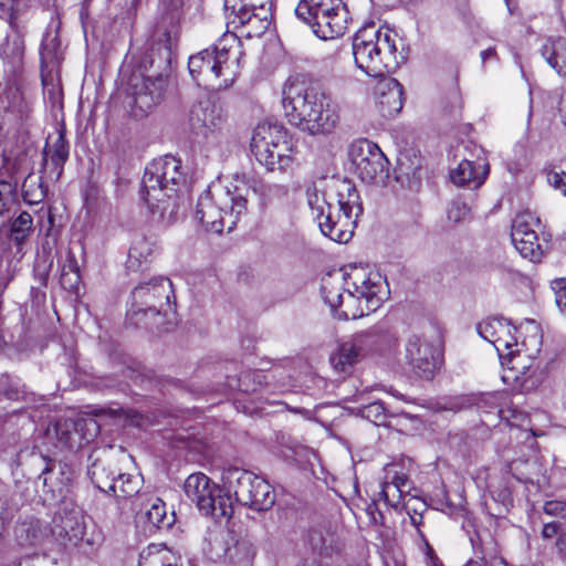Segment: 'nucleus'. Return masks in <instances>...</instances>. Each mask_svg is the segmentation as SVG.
I'll list each match as a JSON object with an SVG mask.
<instances>
[{"instance_id": "1", "label": "nucleus", "mask_w": 566, "mask_h": 566, "mask_svg": "<svg viewBox=\"0 0 566 566\" xmlns=\"http://www.w3.org/2000/svg\"><path fill=\"white\" fill-rule=\"evenodd\" d=\"M321 292L334 315L342 319H357L377 311L389 295L379 272L357 266L328 272L322 279Z\"/></svg>"}, {"instance_id": "2", "label": "nucleus", "mask_w": 566, "mask_h": 566, "mask_svg": "<svg viewBox=\"0 0 566 566\" xmlns=\"http://www.w3.org/2000/svg\"><path fill=\"white\" fill-rule=\"evenodd\" d=\"M307 203L321 232L337 243H347L363 205L355 185L348 179H322L306 190Z\"/></svg>"}, {"instance_id": "3", "label": "nucleus", "mask_w": 566, "mask_h": 566, "mask_svg": "<svg viewBox=\"0 0 566 566\" xmlns=\"http://www.w3.org/2000/svg\"><path fill=\"white\" fill-rule=\"evenodd\" d=\"M282 103L289 123L310 135L328 136L340 125V103L318 85L289 83Z\"/></svg>"}, {"instance_id": "4", "label": "nucleus", "mask_w": 566, "mask_h": 566, "mask_svg": "<svg viewBox=\"0 0 566 566\" xmlns=\"http://www.w3.org/2000/svg\"><path fill=\"white\" fill-rule=\"evenodd\" d=\"M171 59V39L165 32L136 59L126 80V92L133 99V114L147 115L163 99Z\"/></svg>"}, {"instance_id": "5", "label": "nucleus", "mask_w": 566, "mask_h": 566, "mask_svg": "<svg viewBox=\"0 0 566 566\" xmlns=\"http://www.w3.org/2000/svg\"><path fill=\"white\" fill-rule=\"evenodd\" d=\"M142 197L150 213L163 223H171L189 203L181 161L174 156L153 160L145 169Z\"/></svg>"}, {"instance_id": "6", "label": "nucleus", "mask_w": 566, "mask_h": 566, "mask_svg": "<svg viewBox=\"0 0 566 566\" xmlns=\"http://www.w3.org/2000/svg\"><path fill=\"white\" fill-rule=\"evenodd\" d=\"M249 193L247 176L235 174L227 184H212L199 196L195 217L206 231H232L248 214Z\"/></svg>"}, {"instance_id": "7", "label": "nucleus", "mask_w": 566, "mask_h": 566, "mask_svg": "<svg viewBox=\"0 0 566 566\" xmlns=\"http://www.w3.org/2000/svg\"><path fill=\"white\" fill-rule=\"evenodd\" d=\"M240 41L234 33H224L213 45L193 54L188 70L199 86L223 90L231 86L238 75L235 52Z\"/></svg>"}, {"instance_id": "8", "label": "nucleus", "mask_w": 566, "mask_h": 566, "mask_svg": "<svg viewBox=\"0 0 566 566\" xmlns=\"http://www.w3.org/2000/svg\"><path fill=\"white\" fill-rule=\"evenodd\" d=\"M397 41V33L389 28H376L374 23L365 25L353 39L356 65L375 77L395 71L405 61Z\"/></svg>"}, {"instance_id": "9", "label": "nucleus", "mask_w": 566, "mask_h": 566, "mask_svg": "<svg viewBox=\"0 0 566 566\" xmlns=\"http://www.w3.org/2000/svg\"><path fill=\"white\" fill-rule=\"evenodd\" d=\"M295 14L322 40L344 35L349 22V12L342 0H301Z\"/></svg>"}, {"instance_id": "10", "label": "nucleus", "mask_w": 566, "mask_h": 566, "mask_svg": "<svg viewBox=\"0 0 566 566\" xmlns=\"http://www.w3.org/2000/svg\"><path fill=\"white\" fill-rule=\"evenodd\" d=\"M223 488L235 502L255 511H268L275 503L273 488L264 479L240 468H228L222 473Z\"/></svg>"}, {"instance_id": "11", "label": "nucleus", "mask_w": 566, "mask_h": 566, "mask_svg": "<svg viewBox=\"0 0 566 566\" xmlns=\"http://www.w3.org/2000/svg\"><path fill=\"white\" fill-rule=\"evenodd\" d=\"M527 329L531 332L528 337L518 342V346H514L515 349H507L503 353V357H499L503 367L502 380L514 389L526 387L528 373L542 346L538 325L534 321H528Z\"/></svg>"}, {"instance_id": "12", "label": "nucleus", "mask_w": 566, "mask_h": 566, "mask_svg": "<svg viewBox=\"0 0 566 566\" xmlns=\"http://www.w3.org/2000/svg\"><path fill=\"white\" fill-rule=\"evenodd\" d=\"M537 465L533 461L515 460L510 464V470L504 472L500 478H494L489 484L492 501L495 509L490 506V514L493 516H503L514 505V497L517 495V484H523L526 491H530V485L535 486L532 469Z\"/></svg>"}, {"instance_id": "13", "label": "nucleus", "mask_w": 566, "mask_h": 566, "mask_svg": "<svg viewBox=\"0 0 566 566\" xmlns=\"http://www.w3.org/2000/svg\"><path fill=\"white\" fill-rule=\"evenodd\" d=\"M187 497L196 504L198 510L213 518H229L233 514L231 496L222 494L221 489L205 473L190 474L184 484Z\"/></svg>"}, {"instance_id": "14", "label": "nucleus", "mask_w": 566, "mask_h": 566, "mask_svg": "<svg viewBox=\"0 0 566 566\" xmlns=\"http://www.w3.org/2000/svg\"><path fill=\"white\" fill-rule=\"evenodd\" d=\"M384 342L395 346L397 338L376 329L356 334L338 346L331 357V364L336 371L348 373L361 359L380 352Z\"/></svg>"}, {"instance_id": "15", "label": "nucleus", "mask_w": 566, "mask_h": 566, "mask_svg": "<svg viewBox=\"0 0 566 566\" xmlns=\"http://www.w3.org/2000/svg\"><path fill=\"white\" fill-rule=\"evenodd\" d=\"M405 358L418 377L431 379L442 365V344L437 337L413 334L406 342Z\"/></svg>"}, {"instance_id": "16", "label": "nucleus", "mask_w": 566, "mask_h": 566, "mask_svg": "<svg viewBox=\"0 0 566 566\" xmlns=\"http://www.w3.org/2000/svg\"><path fill=\"white\" fill-rule=\"evenodd\" d=\"M349 157L358 177L367 184H385L389 177V160L377 144L358 139L350 145Z\"/></svg>"}, {"instance_id": "17", "label": "nucleus", "mask_w": 566, "mask_h": 566, "mask_svg": "<svg viewBox=\"0 0 566 566\" xmlns=\"http://www.w3.org/2000/svg\"><path fill=\"white\" fill-rule=\"evenodd\" d=\"M132 295L138 312L160 314L170 305L172 284L167 277L153 279L135 287Z\"/></svg>"}, {"instance_id": "18", "label": "nucleus", "mask_w": 566, "mask_h": 566, "mask_svg": "<svg viewBox=\"0 0 566 566\" xmlns=\"http://www.w3.org/2000/svg\"><path fill=\"white\" fill-rule=\"evenodd\" d=\"M223 122L221 109L210 99L198 102L189 112L190 129L207 140H217Z\"/></svg>"}, {"instance_id": "19", "label": "nucleus", "mask_w": 566, "mask_h": 566, "mask_svg": "<svg viewBox=\"0 0 566 566\" xmlns=\"http://www.w3.org/2000/svg\"><path fill=\"white\" fill-rule=\"evenodd\" d=\"M229 23L241 28L242 33L248 38L261 36L269 29L272 20L271 7L261 6L256 10L244 9V4L232 6L227 12Z\"/></svg>"}, {"instance_id": "20", "label": "nucleus", "mask_w": 566, "mask_h": 566, "mask_svg": "<svg viewBox=\"0 0 566 566\" xmlns=\"http://www.w3.org/2000/svg\"><path fill=\"white\" fill-rule=\"evenodd\" d=\"M280 138H283V126L277 123H261L253 132L251 151L255 159L266 168H273L272 150Z\"/></svg>"}, {"instance_id": "21", "label": "nucleus", "mask_w": 566, "mask_h": 566, "mask_svg": "<svg viewBox=\"0 0 566 566\" xmlns=\"http://www.w3.org/2000/svg\"><path fill=\"white\" fill-rule=\"evenodd\" d=\"M476 331L483 339L495 347L499 357H503V353L513 346H518V340L513 333L515 328L503 317L486 318L478 324Z\"/></svg>"}, {"instance_id": "22", "label": "nucleus", "mask_w": 566, "mask_h": 566, "mask_svg": "<svg viewBox=\"0 0 566 566\" xmlns=\"http://www.w3.org/2000/svg\"><path fill=\"white\" fill-rule=\"evenodd\" d=\"M375 105L385 118H391L400 113L403 106L401 84L394 77L381 76L374 90Z\"/></svg>"}, {"instance_id": "23", "label": "nucleus", "mask_w": 566, "mask_h": 566, "mask_svg": "<svg viewBox=\"0 0 566 566\" xmlns=\"http://www.w3.org/2000/svg\"><path fill=\"white\" fill-rule=\"evenodd\" d=\"M488 174L489 166L486 164H479L476 167L472 161L464 159L451 170L450 179L458 186L478 188L484 182Z\"/></svg>"}, {"instance_id": "24", "label": "nucleus", "mask_w": 566, "mask_h": 566, "mask_svg": "<svg viewBox=\"0 0 566 566\" xmlns=\"http://www.w3.org/2000/svg\"><path fill=\"white\" fill-rule=\"evenodd\" d=\"M156 251L157 245L154 240L145 235L135 237L128 251L127 269L134 272L143 270L151 262Z\"/></svg>"}, {"instance_id": "25", "label": "nucleus", "mask_w": 566, "mask_h": 566, "mask_svg": "<svg viewBox=\"0 0 566 566\" xmlns=\"http://www.w3.org/2000/svg\"><path fill=\"white\" fill-rule=\"evenodd\" d=\"M385 478L381 483L380 495L390 505H395V499H400L406 491L408 478L405 473L398 471L395 463L386 464L384 468Z\"/></svg>"}, {"instance_id": "26", "label": "nucleus", "mask_w": 566, "mask_h": 566, "mask_svg": "<svg viewBox=\"0 0 566 566\" xmlns=\"http://www.w3.org/2000/svg\"><path fill=\"white\" fill-rule=\"evenodd\" d=\"M474 548V558L470 559L464 566H506L505 559L500 555L497 544L493 538L481 541L475 545L471 538Z\"/></svg>"}, {"instance_id": "27", "label": "nucleus", "mask_w": 566, "mask_h": 566, "mask_svg": "<svg viewBox=\"0 0 566 566\" xmlns=\"http://www.w3.org/2000/svg\"><path fill=\"white\" fill-rule=\"evenodd\" d=\"M542 55L560 76H566V38H549L543 45Z\"/></svg>"}, {"instance_id": "28", "label": "nucleus", "mask_w": 566, "mask_h": 566, "mask_svg": "<svg viewBox=\"0 0 566 566\" xmlns=\"http://www.w3.org/2000/svg\"><path fill=\"white\" fill-rule=\"evenodd\" d=\"M33 219L30 213H20L11 224L10 249H14V259L19 262L23 256V242L30 234Z\"/></svg>"}, {"instance_id": "29", "label": "nucleus", "mask_w": 566, "mask_h": 566, "mask_svg": "<svg viewBox=\"0 0 566 566\" xmlns=\"http://www.w3.org/2000/svg\"><path fill=\"white\" fill-rule=\"evenodd\" d=\"M478 407L485 412L496 411L502 419H509V413L514 417L516 412L505 391L483 394L479 399Z\"/></svg>"}, {"instance_id": "30", "label": "nucleus", "mask_w": 566, "mask_h": 566, "mask_svg": "<svg viewBox=\"0 0 566 566\" xmlns=\"http://www.w3.org/2000/svg\"><path fill=\"white\" fill-rule=\"evenodd\" d=\"M39 479L43 481L44 488H46L48 492H51L53 496H62L70 482V476L65 474L63 467L56 462L48 463Z\"/></svg>"}, {"instance_id": "31", "label": "nucleus", "mask_w": 566, "mask_h": 566, "mask_svg": "<svg viewBox=\"0 0 566 566\" xmlns=\"http://www.w3.org/2000/svg\"><path fill=\"white\" fill-rule=\"evenodd\" d=\"M255 555V546L249 539L241 538L228 546L223 562L234 566H252Z\"/></svg>"}, {"instance_id": "32", "label": "nucleus", "mask_w": 566, "mask_h": 566, "mask_svg": "<svg viewBox=\"0 0 566 566\" xmlns=\"http://www.w3.org/2000/svg\"><path fill=\"white\" fill-rule=\"evenodd\" d=\"M42 80L45 81V72L51 73L60 64V42L56 35L46 33L40 48Z\"/></svg>"}, {"instance_id": "33", "label": "nucleus", "mask_w": 566, "mask_h": 566, "mask_svg": "<svg viewBox=\"0 0 566 566\" xmlns=\"http://www.w3.org/2000/svg\"><path fill=\"white\" fill-rule=\"evenodd\" d=\"M273 153V168L269 170H284L294 161L296 149L293 139L289 136L287 132L283 127V138H280L274 146Z\"/></svg>"}, {"instance_id": "34", "label": "nucleus", "mask_w": 566, "mask_h": 566, "mask_svg": "<svg viewBox=\"0 0 566 566\" xmlns=\"http://www.w3.org/2000/svg\"><path fill=\"white\" fill-rule=\"evenodd\" d=\"M229 533L220 527L214 526L213 528H209L207 535L205 537V552L212 558L213 560H223L228 551V542Z\"/></svg>"}, {"instance_id": "35", "label": "nucleus", "mask_w": 566, "mask_h": 566, "mask_svg": "<svg viewBox=\"0 0 566 566\" xmlns=\"http://www.w3.org/2000/svg\"><path fill=\"white\" fill-rule=\"evenodd\" d=\"M138 566H180V557L167 548L149 547L140 554Z\"/></svg>"}, {"instance_id": "36", "label": "nucleus", "mask_w": 566, "mask_h": 566, "mask_svg": "<svg viewBox=\"0 0 566 566\" xmlns=\"http://www.w3.org/2000/svg\"><path fill=\"white\" fill-rule=\"evenodd\" d=\"M511 239L515 249L523 258L532 262H539L542 260L543 250L538 243L537 234L526 233V235L521 234L518 238L511 235Z\"/></svg>"}, {"instance_id": "37", "label": "nucleus", "mask_w": 566, "mask_h": 566, "mask_svg": "<svg viewBox=\"0 0 566 566\" xmlns=\"http://www.w3.org/2000/svg\"><path fill=\"white\" fill-rule=\"evenodd\" d=\"M46 164L53 165L57 172V177L62 172L64 163L69 158V144L62 132H59L55 140L48 145V150L44 151Z\"/></svg>"}, {"instance_id": "38", "label": "nucleus", "mask_w": 566, "mask_h": 566, "mask_svg": "<svg viewBox=\"0 0 566 566\" xmlns=\"http://www.w3.org/2000/svg\"><path fill=\"white\" fill-rule=\"evenodd\" d=\"M91 479L95 486L106 493H116L117 483L115 481L116 471L101 464L94 463L90 471Z\"/></svg>"}, {"instance_id": "39", "label": "nucleus", "mask_w": 566, "mask_h": 566, "mask_svg": "<svg viewBox=\"0 0 566 566\" xmlns=\"http://www.w3.org/2000/svg\"><path fill=\"white\" fill-rule=\"evenodd\" d=\"M250 185V190H252L256 196H259L261 203L266 205L274 199H279L284 197L287 193V189L277 184H269L263 180H250L248 179Z\"/></svg>"}, {"instance_id": "40", "label": "nucleus", "mask_w": 566, "mask_h": 566, "mask_svg": "<svg viewBox=\"0 0 566 566\" xmlns=\"http://www.w3.org/2000/svg\"><path fill=\"white\" fill-rule=\"evenodd\" d=\"M145 517L156 527H169L172 520L167 517L166 505L159 497H150L145 506Z\"/></svg>"}, {"instance_id": "41", "label": "nucleus", "mask_w": 566, "mask_h": 566, "mask_svg": "<svg viewBox=\"0 0 566 566\" xmlns=\"http://www.w3.org/2000/svg\"><path fill=\"white\" fill-rule=\"evenodd\" d=\"M81 427V422H74L72 420H57L54 426H53V429H54V432L59 439L60 442L69 446V447H74L75 444L77 446H81L82 444V439L83 438H80L78 440L76 439L78 437V429ZM86 441H88V439L84 438Z\"/></svg>"}, {"instance_id": "42", "label": "nucleus", "mask_w": 566, "mask_h": 566, "mask_svg": "<svg viewBox=\"0 0 566 566\" xmlns=\"http://www.w3.org/2000/svg\"><path fill=\"white\" fill-rule=\"evenodd\" d=\"M539 227V219L531 211L518 213L512 223L511 235L520 237L526 233L537 234L536 228Z\"/></svg>"}, {"instance_id": "43", "label": "nucleus", "mask_w": 566, "mask_h": 566, "mask_svg": "<svg viewBox=\"0 0 566 566\" xmlns=\"http://www.w3.org/2000/svg\"><path fill=\"white\" fill-rule=\"evenodd\" d=\"M115 481L117 483V492L114 493L116 496H132L139 490L140 481L137 475L117 473Z\"/></svg>"}, {"instance_id": "44", "label": "nucleus", "mask_w": 566, "mask_h": 566, "mask_svg": "<svg viewBox=\"0 0 566 566\" xmlns=\"http://www.w3.org/2000/svg\"><path fill=\"white\" fill-rule=\"evenodd\" d=\"M361 416L370 422L381 426L386 423L387 412L384 403L380 401H374L360 409Z\"/></svg>"}, {"instance_id": "45", "label": "nucleus", "mask_w": 566, "mask_h": 566, "mask_svg": "<svg viewBox=\"0 0 566 566\" xmlns=\"http://www.w3.org/2000/svg\"><path fill=\"white\" fill-rule=\"evenodd\" d=\"M3 95H4L6 101L3 99V96L0 95V105L4 109H10L12 112H21L23 97H22V93L20 92V90L18 87L8 86L3 91Z\"/></svg>"}, {"instance_id": "46", "label": "nucleus", "mask_w": 566, "mask_h": 566, "mask_svg": "<svg viewBox=\"0 0 566 566\" xmlns=\"http://www.w3.org/2000/svg\"><path fill=\"white\" fill-rule=\"evenodd\" d=\"M33 185L32 179H27L22 185L23 199L29 205H36L41 202L45 197V191L41 184L36 185V188L31 189Z\"/></svg>"}, {"instance_id": "47", "label": "nucleus", "mask_w": 566, "mask_h": 566, "mask_svg": "<svg viewBox=\"0 0 566 566\" xmlns=\"http://www.w3.org/2000/svg\"><path fill=\"white\" fill-rule=\"evenodd\" d=\"M471 212V208L461 199L453 200L448 208V219L453 222L465 220Z\"/></svg>"}, {"instance_id": "48", "label": "nucleus", "mask_w": 566, "mask_h": 566, "mask_svg": "<svg viewBox=\"0 0 566 566\" xmlns=\"http://www.w3.org/2000/svg\"><path fill=\"white\" fill-rule=\"evenodd\" d=\"M546 180L551 187L566 197V172L555 168L546 169Z\"/></svg>"}, {"instance_id": "49", "label": "nucleus", "mask_w": 566, "mask_h": 566, "mask_svg": "<svg viewBox=\"0 0 566 566\" xmlns=\"http://www.w3.org/2000/svg\"><path fill=\"white\" fill-rule=\"evenodd\" d=\"M21 0H0V18L11 24L20 12Z\"/></svg>"}, {"instance_id": "50", "label": "nucleus", "mask_w": 566, "mask_h": 566, "mask_svg": "<svg viewBox=\"0 0 566 566\" xmlns=\"http://www.w3.org/2000/svg\"><path fill=\"white\" fill-rule=\"evenodd\" d=\"M240 4H244V9L256 11L261 8V6L272 8L271 0H224V8L227 12L232 9V6Z\"/></svg>"}, {"instance_id": "51", "label": "nucleus", "mask_w": 566, "mask_h": 566, "mask_svg": "<svg viewBox=\"0 0 566 566\" xmlns=\"http://www.w3.org/2000/svg\"><path fill=\"white\" fill-rule=\"evenodd\" d=\"M555 291L556 304L562 313L566 315V280L559 279L553 282Z\"/></svg>"}, {"instance_id": "52", "label": "nucleus", "mask_w": 566, "mask_h": 566, "mask_svg": "<svg viewBox=\"0 0 566 566\" xmlns=\"http://www.w3.org/2000/svg\"><path fill=\"white\" fill-rule=\"evenodd\" d=\"M544 512L547 515L560 516L566 518V502L558 500H549L544 503Z\"/></svg>"}, {"instance_id": "53", "label": "nucleus", "mask_w": 566, "mask_h": 566, "mask_svg": "<svg viewBox=\"0 0 566 566\" xmlns=\"http://www.w3.org/2000/svg\"><path fill=\"white\" fill-rule=\"evenodd\" d=\"M13 200L12 186L9 182L0 181V214H2Z\"/></svg>"}, {"instance_id": "54", "label": "nucleus", "mask_w": 566, "mask_h": 566, "mask_svg": "<svg viewBox=\"0 0 566 566\" xmlns=\"http://www.w3.org/2000/svg\"><path fill=\"white\" fill-rule=\"evenodd\" d=\"M80 281V273L61 272L60 283L64 290L73 291L77 289Z\"/></svg>"}, {"instance_id": "55", "label": "nucleus", "mask_w": 566, "mask_h": 566, "mask_svg": "<svg viewBox=\"0 0 566 566\" xmlns=\"http://www.w3.org/2000/svg\"><path fill=\"white\" fill-rule=\"evenodd\" d=\"M61 272L80 273L76 258L72 252H67L65 260L62 264Z\"/></svg>"}, {"instance_id": "56", "label": "nucleus", "mask_w": 566, "mask_h": 566, "mask_svg": "<svg viewBox=\"0 0 566 566\" xmlns=\"http://www.w3.org/2000/svg\"><path fill=\"white\" fill-rule=\"evenodd\" d=\"M559 526L557 523H546L542 530V536L546 539L553 538L558 533Z\"/></svg>"}, {"instance_id": "57", "label": "nucleus", "mask_w": 566, "mask_h": 566, "mask_svg": "<svg viewBox=\"0 0 566 566\" xmlns=\"http://www.w3.org/2000/svg\"><path fill=\"white\" fill-rule=\"evenodd\" d=\"M556 545L559 553L566 556V532H562L558 535Z\"/></svg>"}, {"instance_id": "58", "label": "nucleus", "mask_w": 566, "mask_h": 566, "mask_svg": "<svg viewBox=\"0 0 566 566\" xmlns=\"http://www.w3.org/2000/svg\"><path fill=\"white\" fill-rule=\"evenodd\" d=\"M558 111L563 116H566V91L560 96V99L558 103Z\"/></svg>"}, {"instance_id": "59", "label": "nucleus", "mask_w": 566, "mask_h": 566, "mask_svg": "<svg viewBox=\"0 0 566 566\" xmlns=\"http://www.w3.org/2000/svg\"><path fill=\"white\" fill-rule=\"evenodd\" d=\"M495 55V50L494 48H489L484 51L481 52V59L483 62H485L488 59L492 57Z\"/></svg>"}, {"instance_id": "60", "label": "nucleus", "mask_w": 566, "mask_h": 566, "mask_svg": "<svg viewBox=\"0 0 566 566\" xmlns=\"http://www.w3.org/2000/svg\"><path fill=\"white\" fill-rule=\"evenodd\" d=\"M291 411H293L295 413H301L306 419H311L312 418V412L310 410L305 409V408H292Z\"/></svg>"}, {"instance_id": "61", "label": "nucleus", "mask_w": 566, "mask_h": 566, "mask_svg": "<svg viewBox=\"0 0 566 566\" xmlns=\"http://www.w3.org/2000/svg\"><path fill=\"white\" fill-rule=\"evenodd\" d=\"M237 386H238V389L243 390V391H249V390H255L256 389L255 387L250 388L248 385H244L242 377H240L238 379Z\"/></svg>"}, {"instance_id": "62", "label": "nucleus", "mask_w": 566, "mask_h": 566, "mask_svg": "<svg viewBox=\"0 0 566 566\" xmlns=\"http://www.w3.org/2000/svg\"><path fill=\"white\" fill-rule=\"evenodd\" d=\"M86 426L88 427V430H93V434L97 433L98 424L94 419H90L88 422H86Z\"/></svg>"}, {"instance_id": "63", "label": "nucleus", "mask_w": 566, "mask_h": 566, "mask_svg": "<svg viewBox=\"0 0 566 566\" xmlns=\"http://www.w3.org/2000/svg\"><path fill=\"white\" fill-rule=\"evenodd\" d=\"M410 521H411L412 525L419 526L422 523V515L421 514L411 515Z\"/></svg>"}, {"instance_id": "64", "label": "nucleus", "mask_w": 566, "mask_h": 566, "mask_svg": "<svg viewBox=\"0 0 566 566\" xmlns=\"http://www.w3.org/2000/svg\"><path fill=\"white\" fill-rule=\"evenodd\" d=\"M6 495V490L2 483H0V502L3 500Z\"/></svg>"}]
</instances>
